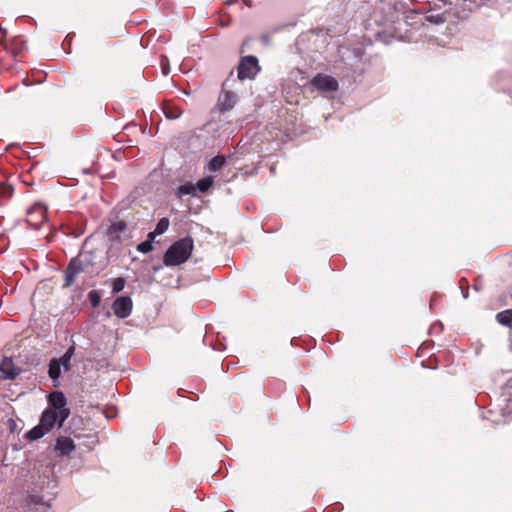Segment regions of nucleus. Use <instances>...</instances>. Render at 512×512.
<instances>
[{
    "instance_id": "obj_1",
    "label": "nucleus",
    "mask_w": 512,
    "mask_h": 512,
    "mask_svg": "<svg viewBox=\"0 0 512 512\" xmlns=\"http://www.w3.org/2000/svg\"><path fill=\"white\" fill-rule=\"evenodd\" d=\"M48 408L41 417L40 424L49 432L58 424L61 427L70 416V409L67 407V400L61 391H54L48 395Z\"/></svg>"
},
{
    "instance_id": "obj_2",
    "label": "nucleus",
    "mask_w": 512,
    "mask_h": 512,
    "mask_svg": "<svg viewBox=\"0 0 512 512\" xmlns=\"http://www.w3.org/2000/svg\"><path fill=\"white\" fill-rule=\"evenodd\" d=\"M193 240L190 237L182 238L173 243L164 255L167 266H177L188 260L193 250Z\"/></svg>"
},
{
    "instance_id": "obj_3",
    "label": "nucleus",
    "mask_w": 512,
    "mask_h": 512,
    "mask_svg": "<svg viewBox=\"0 0 512 512\" xmlns=\"http://www.w3.org/2000/svg\"><path fill=\"white\" fill-rule=\"evenodd\" d=\"M311 85L325 95L336 92L339 88L338 81L334 77L323 73L316 74L311 80Z\"/></svg>"
},
{
    "instance_id": "obj_4",
    "label": "nucleus",
    "mask_w": 512,
    "mask_h": 512,
    "mask_svg": "<svg viewBox=\"0 0 512 512\" xmlns=\"http://www.w3.org/2000/svg\"><path fill=\"white\" fill-rule=\"evenodd\" d=\"M260 66L255 56H245L241 59L238 66V78L240 80L254 79L259 73Z\"/></svg>"
},
{
    "instance_id": "obj_5",
    "label": "nucleus",
    "mask_w": 512,
    "mask_h": 512,
    "mask_svg": "<svg viewBox=\"0 0 512 512\" xmlns=\"http://www.w3.org/2000/svg\"><path fill=\"white\" fill-rule=\"evenodd\" d=\"M47 220V209L44 205L36 203L27 211V223L34 229H39Z\"/></svg>"
},
{
    "instance_id": "obj_6",
    "label": "nucleus",
    "mask_w": 512,
    "mask_h": 512,
    "mask_svg": "<svg viewBox=\"0 0 512 512\" xmlns=\"http://www.w3.org/2000/svg\"><path fill=\"white\" fill-rule=\"evenodd\" d=\"M132 300L130 297H127V296H123V297H118L115 299V301L113 302V305H112V308H113V312L114 314L119 317V318H127L130 314H131V311H132Z\"/></svg>"
},
{
    "instance_id": "obj_7",
    "label": "nucleus",
    "mask_w": 512,
    "mask_h": 512,
    "mask_svg": "<svg viewBox=\"0 0 512 512\" xmlns=\"http://www.w3.org/2000/svg\"><path fill=\"white\" fill-rule=\"evenodd\" d=\"M0 371L5 379H15L20 374V369L15 366L12 358L4 357L0 363Z\"/></svg>"
},
{
    "instance_id": "obj_8",
    "label": "nucleus",
    "mask_w": 512,
    "mask_h": 512,
    "mask_svg": "<svg viewBox=\"0 0 512 512\" xmlns=\"http://www.w3.org/2000/svg\"><path fill=\"white\" fill-rule=\"evenodd\" d=\"M83 271L81 262L78 259H72L65 272V285L70 286L77 275Z\"/></svg>"
},
{
    "instance_id": "obj_9",
    "label": "nucleus",
    "mask_w": 512,
    "mask_h": 512,
    "mask_svg": "<svg viewBox=\"0 0 512 512\" xmlns=\"http://www.w3.org/2000/svg\"><path fill=\"white\" fill-rule=\"evenodd\" d=\"M237 101V95L230 91H225L220 95L218 100V108L220 111H227L234 107Z\"/></svg>"
},
{
    "instance_id": "obj_10",
    "label": "nucleus",
    "mask_w": 512,
    "mask_h": 512,
    "mask_svg": "<svg viewBox=\"0 0 512 512\" xmlns=\"http://www.w3.org/2000/svg\"><path fill=\"white\" fill-rule=\"evenodd\" d=\"M75 449L74 441L70 437L60 436L56 441V450L61 455H69Z\"/></svg>"
},
{
    "instance_id": "obj_11",
    "label": "nucleus",
    "mask_w": 512,
    "mask_h": 512,
    "mask_svg": "<svg viewBox=\"0 0 512 512\" xmlns=\"http://www.w3.org/2000/svg\"><path fill=\"white\" fill-rule=\"evenodd\" d=\"M28 512H46L48 505L38 496H30L27 500Z\"/></svg>"
},
{
    "instance_id": "obj_12",
    "label": "nucleus",
    "mask_w": 512,
    "mask_h": 512,
    "mask_svg": "<svg viewBox=\"0 0 512 512\" xmlns=\"http://www.w3.org/2000/svg\"><path fill=\"white\" fill-rule=\"evenodd\" d=\"M60 361L57 358H54L49 363L48 375L53 380L54 386L57 387L59 385V377L61 375Z\"/></svg>"
},
{
    "instance_id": "obj_13",
    "label": "nucleus",
    "mask_w": 512,
    "mask_h": 512,
    "mask_svg": "<svg viewBox=\"0 0 512 512\" xmlns=\"http://www.w3.org/2000/svg\"><path fill=\"white\" fill-rule=\"evenodd\" d=\"M26 42L21 37L14 38L8 46V50L15 56H21L26 51Z\"/></svg>"
},
{
    "instance_id": "obj_14",
    "label": "nucleus",
    "mask_w": 512,
    "mask_h": 512,
    "mask_svg": "<svg viewBox=\"0 0 512 512\" xmlns=\"http://www.w3.org/2000/svg\"><path fill=\"white\" fill-rule=\"evenodd\" d=\"M162 109L168 119H177L182 114V110L177 105L168 101L163 103Z\"/></svg>"
},
{
    "instance_id": "obj_15",
    "label": "nucleus",
    "mask_w": 512,
    "mask_h": 512,
    "mask_svg": "<svg viewBox=\"0 0 512 512\" xmlns=\"http://www.w3.org/2000/svg\"><path fill=\"white\" fill-rule=\"evenodd\" d=\"M169 219L168 218H161L156 227H155V230L153 232H150L148 234V238H151V239H154L156 235H161L163 233H165L169 227Z\"/></svg>"
},
{
    "instance_id": "obj_16",
    "label": "nucleus",
    "mask_w": 512,
    "mask_h": 512,
    "mask_svg": "<svg viewBox=\"0 0 512 512\" xmlns=\"http://www.w3.org/2000/svg\"><path fill=\"white\" fill-rule=\"evenodd\" d=\"M48 431L39 423L26 433V438L29 440H38L46 435Z\"/></svg>"
},
{
    "instance_id": "obj_17",
    "label": "nucleus",
    "mask_w": 512,
    "mask_h": 512,
    "mask_svg": "<svg viewBox=\"0 0 512 512\" xmlns=\"http://www.w3.org/2000/svg\"><path fill=\"white\" fill-rule=\"evenodd\" d=\"M125 229H126V224L123 221H118V222L112 223L108 229V235L112 239L119 238L120 233L125 231Z\"/></svg>"
},
{
    "instance_id": "obj_18",
    "label": "nucleus",
    "mask_w": 512,
    "mask_h": 512,
    "mask_svg": "<svg viewBox=\"0 0 512 512\" xmlns=\"http://www.w3.org/2000/svg\"><path fill=\"white\" fill-rule=\"evenodd\" d=\"M226 163V157L224 155H217L214 158H212L208 163V170L209 171H218L221 169Z\"/></svg>"
},
{
    "instance_id": "obj_19",
    "label": "nucleus",
    "mask_w": 512,
    "mask_h": 512,
    "mask_svg": "<svg viewBox=\"0 0 512 512\" xmlns=\"http://www.w3.org/2000/svg\"><path fill=\"white\" fill-rule=\"evenodd\" d=\"M13 188L7 183H0V206L12 196Z\"/></svg>"
},
{
    "instance_id": "obj_20",
    "label": "nucleus",
    "mask_w": 512,
    "mask_h": 512,
    "mask_svg": "<svg viewBox=\"0 0 512 512\" xmlns=\"http://www.w3.org/2000/svg\"><path fill=\"white\" fill-rule=\"evenodd\" d=\"M213 183H214V178L212 176H207V177H204V178L198 180L195 187L200 192L204 193L212 187Z\"/></svg>"
},
{
    "instance_id": "obj_21",
    "label": "nucleus",
    "mask_w": 512,
    "mask_h": 512,
    "mask_svg": "<svg viewBox=\"0 0 512 512\" xmlns=\"http://www.w3.org/2000/svg\"><path fill=\"white\" fill-rule=\"evenodd\" d=\"M496 318L500 324L512 327V309L499 312Z\"/></svg>"
},
{
    "instance_id": "obj_22",
    "label": "nucleus",
    "mask_w": 512,
    "mask_h": 512,
    "mask_svg": "<svg viewBox=\"0 0 512 512\" xmlns=\"http://www.w3.org/2000/svg\"><path fill=\"white\" fill-rule=\"evenodd\" d=\"M178 193L180 195H196V187L193 183L191 182H187V183H184L182 184L179 189H178Z\"/></svg>"
},
{
    "instance_id": "obj_23",
    "label": "nucleus",
    "mask_w": 512,
    "mask_h": 512,
    "mask_svg": "<svg viewBox=\"0 0 512 512\" xmlns=\"http://www.w3.org/2000/svg\"><path fill=\"white\" fill-rule=\"evenodd\" d=\"M125 287V280L121 277L115 278L112 281V291L113 293H118L122 291Z\"/></svg>"
},
{
    "instance_id": "obj_24",
    "label": "nucleus",
    "mask_w": 512,
    "mask_h": 512,
    "mask_svg": "<svg viewBox=\"0 0 512 512\" xmlns=\"http://www.w3.org/2000/svg\"><path fill=\"white\" fill-rule=\"evenodd\" d=\"M152 241H153V239L149 238L147 241L140 243L137 246V250L142 253H148V252L152 251L153 250Z\"/></svg>"
},
{
    "instance_id": "obj_25",
    "label": "nucleus",
    "mask_w": 512,
    "mask_h": 512,
    "mask_svg": "<svg viewBox=\"0 0 512 512\" xmlns=\"http://www.w3.org/2000/svg\"><path fill=\"white\" fill-rule=\"evenodd\" d=\"M88 298H89V301L93 308H96L99 306L101 297L97 291H95V290L90 291L88 294Z\"/></svg>"
},
{
    "instance_id": "obj_26",
    "label": "nucleus",
    "mask_w": 512,
    "mask_h": 512,
    "mask_svg": "<svg viewBox=\"0 0 512 512\" xmlns=\"http://www.w3.org/2000/svg\"><path fill=\"white\" fill-rule=\"evenodd\" d=\"M72 358L70 357H67L65 355L61 356L60 358H58L57 360L60 361V365L63 367V369L65 371L69 370L70 368V361H71Z\"/></svg>"
},
{
    "instance_id": "obj_27",
    "label": "nucleus",
    "mask_w": 512,
    "mask_h": 512,
    "mask_svg": "<svg viewBox=\"0 0 512 512\" xmlns=\"http://www.w3.org/2000/svg\"><path fill=\"white\" fill-rule=\"evenodd\" d=\"M166 60H167L166 58H163L162 61H161L162 72H163L164 75H168V73H169V67H168L167 64H165Z\"/></svg>"
},
{
    "instance_id": "obj_28",
    "label": "nucleus",
    "mask_w": 512,
    "mask_h": 512,
    "mask_svg": "<svg viewBox=\"0 0 512 512\" xmlns=\"http://www.w3.org/2000/svg\"><path fill=\"white\" fill-rule=\"evenodd\" d=\"M75 353V347L70 346L67 351L64 353L65 356L72 358Z\"/></svg>"
},
{
    "instance_id": "obj_29",
    "label": "nucleus",
    "mask_w": 512,
    "mask_h": 512,
    "mask_svg": "<svg viewBox=\"0 0 512 512\" xmlns=\"http://www.w3.org/2000/svg\"><path fill=\"white\" fill-rule=\"evenodd\" d=\"M243 2L245 3V5L251 7L253 5V2L252 0H243Z\"/></svg>"
},
{
    "instance_id": "obj_30",
    "label": "nucleus",
    "mask_w": 512,
    "mask_h": 512,
    "mask_svg": "<svg viewBox=\"0 0 512 512\" xmlns=\"http://www.w3.org/2000/svg\"><path fill=\"white\" fill-rule=\"evenodd\" d=\"M463 295H464V298H467L468 292L466 291Z\"/></svg>"
},
{
    "instance_id": "obj_31",
    "label": "nucleus",
    "mask_w": 512,
    "mask_h": 512,
    "mask_svg": "<svg viewBox=\"0 0 512 512\" xmlns=\"http://www.w3.org/2000/svg\"><path fill=\"white\" fill-rule=\"evenodd\" d=\"M464 282V279L460 280V286L462 287V283Z\"/></svg>"
}]
</instances>
